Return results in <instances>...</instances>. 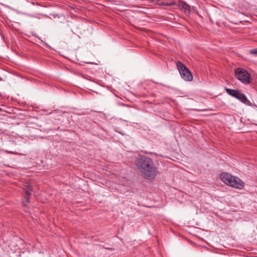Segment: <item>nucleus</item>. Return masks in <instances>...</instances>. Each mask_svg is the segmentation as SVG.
I'll use <instances>...</instances> for the list:
<instances>
[{
  "label": "nucleus",
  "instance_id": "obj_5",
  "mask_svg": "<svg viewBox=\"0 0 257 257\" xmlns=\"http://www.w3.org/2000/svg\"><path fill=\"white\" fill-rule=\"evenodd\" d=\"M233 97L239 100L241 102L244 104H247L249 102L247 99L245 95L239 90H236L235 93L233 94Z\"/></svg>",
  "mask_w": 257,
  "mask_h": 257
},
{
  "label": "nucleus",
  "instance_id": "obj_1",
  "mask_svg": "<svg viewBox=\"0 0 257 257\" xmlns=\"http://www.w3.org/2000/svg\"><path fill=\"white\" fill-rule=\"evenodd\" d=\"M136 165L145 178L151 180L156 177L157 169L150 158L144 156H139L136 160Z\"/></svg>",
  "mask_w": 257,
  "mask_h": 257
},
{
  "label": "nucleus",
  "instance_id": "obj_4",
  "mask_svg": "<svg viewBox=\"0 0 257 257\" xmlns=\"http://www.w3.org/2000/svg\"><path fill=\"white\" fill-rule=\"evenodd\" d=\"M235 77L244 84H248L250 82V75L244 69L237 68L235 70Z\"/></svg>",
  "mask_w": 257,
  "mask_h": 257
},
{
  "label": "nucleus",
  "instance_id": "obj_7",
  "mask_svg": "<svg viewBox=\"0 0 257 257\" xmlns=\"http://www.w3.org/2000/svg\"><path fill=\"white\" fill-rule=\"evenodd\" d=\"M180 9L184 11L185 13H189L190 12V6L184 2H181L179 5Z\"/></svg>",
  "mask_w": 257,
  "mask_h": 257
},
{
  "label": "nucleus",
  "instance_id": "obj_2",
  "mask_svg": "<svg viewBox=\"0 0 257 257\" xmlns=\"http://www.w3.org/2000/svg\"><path fill=\"white\" fill-rule=\"evenodd\" d=\"M220 178L225 184L232 187L241 189L244 186V183L239 178L234 177L229 173H221Z\"/></svg>",
  "mask_w": 257,
  "mask_h": 257
},
{
  "label": "nucleus",
  "instance_id": "obj_10",
  "mask_svg": "<svg viewBox=\"0 0 257 257\" xmlns=\"http://www.w3.org/2000/svg\"><path fill=\"white\" fill-rule=\"evenodd\" d=\"M7 152H8V153H10V154H13V152H11V151H7Z\"/></svg>",
  "mask_w": 257,
  "mask_h": 257
},
{
  "label": "nucleus",
  "instance_id": "obj_9",
  "mask_svg": "<svg viewBox=\"0 0 257 257\" xmlns=\"http://www.w3.org/2000/svg\"><path fill=\"white\" fill-rule=\"evenodd\" d=\"M250 53L251 54L257 55V49L251 50Z\"/></svg>",
  "mask_w": 257,
  "mask_h": 257
},
{
  "label": "nucleus",
  "instance_id": "obj_8",
  "mask_svg": "<svg viewBox=\"0 0 257 257\" xmlns=\"http://www.w3.org/2000/svg\"><path fill=\"white\" fill-rule=\"evenodd\" d=\"M226 91L228 94L233 96V94L235 93L236 90L231 89L229 88H226Z\"/></svg>",
  "mask_w": 257,
  "mask_h": 257
},
{
  "label": "nucleus",
  "instance_id": "obj_3",
  "mask_svg": "<svg viewBox=\"0 0 257 257\" xmlns=\"http://www.w3.org/2000/svg\"><path fill=\"white\" fill-rule=\"evenodd\" d=\"M176 65L181 77L184 80L191 81L193 80V77L192 73L183 63L178 61L176 63Z\"/></svg>",
  "mask_w": 257,
  "mask_h": 257
},
{
  "label": "nucleus",
  "instance_id": "obj_6",
  "mask_svg": "<svg viewBox=\"0 0 257 257\" xmlns=\"http://www.w3.org/2000/svg\"><path fill=\"white\" fill-rule=\"evenodd\" d=\"M32 191V187L30 185L27 186V190L26 191V196L24 197L22 203L24 206H26L29 202L30 197L31 195V192Z\"/></svg>",
  "mask_w": 257,
  "mask_h": 257
}]
</instances>
